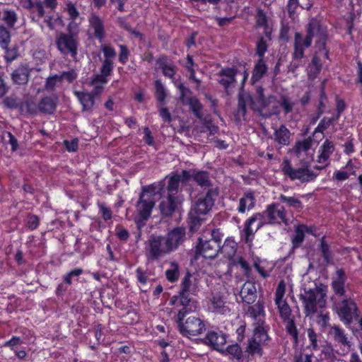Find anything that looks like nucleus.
I'll use <instances>...</instances> for the list:
<instances>
[{
    "instance_id": "nucleus-34",
    "label": "nucleus",
    "mask_w": 362,
    "mask_h": 362,
    "mask_svg": "<svg viewBox=\"0 0 362 362\" xmlns=\"http://www.w3.org/2000/svg\"><path fill=\"white\" fill-rule=\"evenodd\" d=\"M237 250V243L232 238H226L223 245L221 247L219 246L218 252L223 254L228 258L231 259L234 257Z\"/></svg>"
},
{
    "instance_id": "nucleus-29",
    "label": "nucleus",
    "mask_w": 362,
    "mask_h": 362,
    "mask_svg": "<svg viewBox=\"0 0 362 362\" xmlns=\"http://www.w3.org/2000/svg\"><path fill=\"white\" fill-rule=\"evenodd\" d=\"M58 98L57 96H46L42 98L38 104V108L40 112L52 114L57 107Z\"/></svg>"
},
{
    "instance_id": "nucleus-47",
    "label": "nucleus",
    "mask_w": 362,
    "mask_h": 362,
    "mask_svg": "<svg viewBox=\"0 0 362 362\" xmlns=\"http://www.w3.org/2000/svg\"><path fill=\"white\" fill-rule=\"evenodd\" d=\"M264 344L260 343L259 340L256 339L252 338L248 343V346L247 347V351L250 354H259L262 355V345Z\"/></svg>"
},
{
    "instance_id": "nucleus-32",
    "label": "nucleus",
    "mask_w": 362,
    "mask_h": 362,
    "mask_svg": "<svg viewBox=\"0 0 362 362\" xmlns=\"http://www.w3.org/2000/svg\"><path fill=\"white\" fill-rule=\"evenodd\" d=\"M177 207V197L174 195H168L165 200L160 204V210L163 216H169L175 211Z\"/></svg>"
},
{
    "instance_id": "nucleus-51",
    "label": "nucleus",
    "mask_w": 362,
    "mask_h": 362,
    "mask_svg": "<svg viewBox=\"0 0 362 362\" xmlns=\"http://www.w3.org/2000/svg\"><path fill=\"white\" fill-rule=\"evenodd\" d=\"M177 86L180 91V100L182 104H185L190 98H192L191 90L185 86L183 83H179Z\"/></svg>"
},
{
    "instance_id": "nucleus-50",
    "label": "nucleus",
    "mask_w": 362,
    "mask_h": 362,
    "mask_svg": "<svg viewBox=\"0 0 362 362\" xmlns=\"http://www.w3.org/2000/svg\"><path fill=\"white\" fill-rule=\"evenodd\" d=\"M185 105H189L195 116L201 118V110L202 109V105L197 98L192 97Z\"/></svg>"
},
{
    "instance_id": "nucleus-8",
    "label": "nucleus",
    "mask_w": 362,
    "mask_h": 362,
    "mask_svg": "<svg viewBox=\"0 0 362 362\" xmlns=\"http://www.w3.org/2000/svg\"><path fill=\"white\" fill-rule=\"evenodd\" d=\"M153 193V187L148 186L143 189V192L140 195L139 201L136 205V211L139 218L142 221H146L151 214L154 206Z\"/></svg>"
},
{
    "instance_id": "nucleus-49",
    "label": "nucleus",
    "mask_w": 362,
    "mask_h": 362,
    "mask_svg": "<svg viewBox=\"0 0 362 362\" xmlns=\"http://www.w3.org/2000/svg\"><path fill=\"white\" fill-rule=\"evenodd\" d=\"M286 324V329L287 332L293 338L296 343L298 341V329L296 327L294 320L291 317L288 320H283Z\"/></svg>"
},
{
    "instance_id": "nucleus-40",
    "label": "nucleus",
    "mask_w": 362,
    "mask_h": 362,
    "mask_svg": "<svg viewBox=\"0 0 362 362\" xmlns=\"http://www.w3.org/2000/svg\"><path fill=\"white\" fill-rule=\"evenodd\" d=\"M194 180L202 187H208L211 185L209 175L206 171H197L192 173Z\"/></svg>"
},
{
    "instance_id": "nucleus-30",
    "label": "nucleus",
    "mask_w": 362,
    "mask_h": 362,
    "mask_svg": "<svg viewBox=\"0 0 362 362\" xmlns=\"http://www.w3.org/2000/svg\"><path fill=\"white\" fill-rule=\"evenodd\" d=\"M89 24L91 30H93L95 37L102 42L105 37L104 25L102 20L97 16H92L89 18Z\"/></svg>"
},
{
    "instance_id": "nucleus-4",
    "label": "nucleus",
    "mask_w": 362,
    "mask_h": 362,
    "mask_svg": "<svg viewBox=\"0 0 362 362\" xmlns=\"http://www.w3.org/2000/svg\"><path fill=\"white\" fill-rule=\"evenodd\" d=\"M170 253L163 235H151L148 238L145 247V255L148 262L158 261Z\"/></svg>"
},
{
    "instance_id": "nucleus-60",
    "label": "nucleus",
    "mask_w": 362,
    "mask_h": 362,
    "mask_svg": "<svg viewBox=\"0 0 362 362\" xmlns=\"http://www.w3.org/2000/svg\"><path fill=\"white\" fill-rule=\"evenodd\" d=\"M308 337L309 339V341L310 342V348H311L313 350H318L319 346L317 344V334L314 331L313 328H309L307 330Z\"/></svg>"
},
{
    "instance_id": "nucleus-33",
    "label": "nucleus",
    "mask_w": 362,
    "mask_h": 362,
    "mask_svg": "<svg viewBox=\"0 0 362 362\" xmlns=\"http://www.w3.org/2000/svg\"><path fill=\"white\" fill-rule=\"evenodd\" d=\"M75 95L82 105L83 111H90L94 106L93 94L86 92L76 91Z\"/></svg>"
},
{
    "instance_id": "nucleus-26",
    "label": "nucleus",
    "mask_w": 362,
    "mask_h": 362,
    "mask_svg": "<svg viewBox=\"0 0 362 362\" xmlns=\"http://www.w3.org/2000/svg\"><path fill=\"white\" fill-rule=\"evenodd\" d=\"M346 277L345 272L342 269H339L336 271L335 276L333 278L332 286L334 293L337 295L342 296L344 295V284Z\"/></svg>"
},
{
    "instance_id": "nucleus-18",
    "label": "nucleus",
    "mask_w": 362,
    "mask_h": 362,
    "mask_svg": "<svg viewBox=\"0 0 362 362\" xmlns=\"http://www.w3.org/2000/svg\"><path fill=\"white\" fill-rule=\"evenodd\" d=\"M219 247L215 243L209 240L199 238V244L197 246V255H202L206 259H214L218 252Z\"/></svg>"
},
{
    "instance_id": "nucleus-64",
    "label": "nucleus",
    "mask_w": 362,
    "mask_h": 362,
    "mask_svg": "<svg viewBox=\"0 0 362 362\" xmlns=\"http://www.w3.org/2000/svg\"><path fill=\"white\" fill-rule=\"evenodd\" d=\"M60 81L61 80L58 75H54L53 76L49 77L47 79L45 85V90H47V91H52L54 89L57 82Z\"/></svg>"
},
{
    "instance_id": "nucleus-58",
    "label": "nucleus",
    "mask_w": 362,
    "mask_h": 362,
    "mask_svg": "<svg viewBox=\"0 0 362 362\" xmlns=\"http://www.w3.org/2000/svg\"><path fill=\"white\" fill-rule=\"evenodd\" d=\"M2 138L5 142H8L11 146L13 151L17 150L18 147V140L11 132H4L2 134Z\"/></svg>"
},
{
    "instance_id": "nucleus-43",
    "label": "nucleus",
    "mask_w": 362,
    "mask_h": 362,
    "mask_svg": "<svg viewBox=\"0 0 362 362\" xmlns=\"http://www.w3.org/2000/svg\"><path fill=\"white\" fill-rule=\"evenodd\" d=\"M280 316L282 320H288L291 317V310L286 300H275Z\"/></svg>"
},
{
    "instance_id": "nucleus-24",
    "label": "nucleus",
    "mask_w": 362,
    "mask_h": 362,
    "mask_svg": "<svg viewBox=\"0 0 362 362\" xmlns=\"http://www.w3.org/2000/svg\"><path fill=\"white\" fill-rule=\"evenodd\" d=\"M257 289L255 284L250 281L245 282L240 291V296L247 304H251L255 302L257 298Z\"/></svg>"
},
{
    "instance_id": "nucleus-12",
    "label": "nucleus",
    "mask_w": 362,
    "mask_h": 362,
    "mask_svg": "<svg viewBox=\"0 0 362 362\" xmlns=\"http://www.w3.org/2000/svg\"><path fill=\"white\" fill-rule=\"evenodd\" d=\"M337 310L341 320L346 325H350L354 318L358 317L356 304L351 299L341 300L337 305Z\"/></svg>"
},
{
    "instance_id": "nucleus-22",
    "label": "nucleus",
    "mask_w": 362,
    "mask_h": 362,
    "mask_svg": "<svg viewBox=\"0 0 362 362\" xmlns=\"http://www.w3.org/2000/svg\"><path fill=\"white\" fill-rule=\"evenodd\" d=\"M334 151V146L333 143L329 140L325 141L322 145L320 146L319 150V156L317 157V161L319 163L325 164L322 167H316V169L320 170L324 168L327 165V160L331 156V154Z\"/></svg>"
},
{
    "instance_id": "nucleus-1",
    "label": "nucleus",
    "mask_w": 362,
    "mask_h": 362,
    "mask_svg": "<svg viewBox=\"0 0 362 362\" xmlns=\"http://www.w3.org/2000/svg\"><path fill=\"white\" fill-rule=\"evenodd\" d=\"M313 38H315V49H318L319 52L324 50V57L328 59L329 51L325 46L327 38V29L320 25L317 20L312 18L306 26L305 35L298 32L294 35L293 52L291 64L293 69H297L302 65L303 59L305 58V50L311 46Z\"/></svg>"
},
{
    "instance_id": "nucleus-44",
    "label": "nucleus",
    "mask_w": 362,
    "mask_h": 362,
    "mask_svg": "<svg viewBox=\"0 0 362 362\" xmlns=\"http://www.w3.org/2000/svg\"><path fill=\"white\" fill-rule=\"evenodd\" d=\"M42 18H44L45 23H46L50 30H54L57 26L63 25V21L61 17L49 16V14L46 15L45 11V15Z\"/></svg>"
},
{
    "instance_id": "nucleus-48",
    "label": "nucleus",
    "mask_w": 362,
    "mask_h": 362,
    "mask_svg": "<svg viewBox=\"0 0 362 362\" xmlns=\"http://www.w3.org/2000/svg\"><path fill=\"white\" fill-rule=\"evenodd\" d=\"M221 353L231 355L237 359L241 358L243 356L241 348L237 344L230 345L226 349L223 348V351H221Z\"/></svg>"
},
{
    "instance_id": "nucleus-3",
    "label": "nucleus",
    "mask_w": 362,
    "mask_h": 362,
    "mask_svg": "<svg viewBox=\"0 0 362 362\" xmlns=\"http://www.w3.org/2000/svg\"><path fill=\"white\" fill-rule=\"evenodd\" d=\"M326 289L325 287H318L314 284V288L305 287L303 293L300 294L303 302L304 313L306 316H312L318 308H322L326 304Z\"/></svg>"
},
{
    "instance_id": "nucleus-20",
    "label": "nucleus",
    "mask_w": 362,
    "mask_h": 362,
    "mask_svg": "<svg viewBox=\"0 0 362 362\" xmlns=\"http://www.w3.org/2000/svg\"><path fill=\"white\" fill-rule=\"evenodd\" d=\"M156 65L165 77L173 78L177 71L174 62L166 56H160L156 59Z\"/></svg>"
},
{
    "instance_id": "nucleus-59",
    "label": "nucleus",
    "mask_w": 362,
    "mask_h": 362,
    "mask_svg": "<svg viewBox=\"0 0 362 362\" xmlns=\"http://www.w3.org/2000/svg\"><path fill=\"white\" fill-rule=\"evenodd\" d=\"M82 273L83 269L81 268H76L70 271L69 273L63 276L64 283L67 285H71L73 278L79 276Z\"/></svg>"
},
{
    "instance_id": "nucleus-61",
    "label": "nucleus",
    "mask_w": 362,
    "mask_h": 362,
    "mask_svg": "<svg viewBox=\"0 0 362 362\" xmlns=\"http://www.w3.org/2000/svg\"><path fill=\"white\" fill-rule=\"evenodd\" d=\"M267 50V45L266 40L263 37H261L259 38L256 46V53L259 56V59L263 58Z\"/></svg>"
},
{
    "instance_id": "nucleus-35",
    "label": "nucleus",
    "mask_w": 362,
    "mask_h": 362,
    "mask_svg": "<svg viewBox=\"0 0 362 362\" xmlns=\"http://www.w3.org/2000/svg\"><path fill=\"white\" fill-rule=\"evenodd\" d=\"M290 132L284 126L281 125L278 129L274 132V139L279 144L287 146L290 142Z\"/></svg>"
},
{
    "instance_id": "nucleus-53",
    "label": "nucleus",
    "mask_w": 362,
    "mask_h": 362,
    "mask_svg": "<svg viewBox=\"0 0 362 362\" xmlns=\"http://www.w3.org/2000/svg\"><path fill=\"white\" fill-rule=\"evenodd\" d=\"M180 182L178 180L175 175L173 174L168 180V184L167 187L168 195L175 196L180 185Z\"/></svg>"
},
{
    "instance_id": "nucleus-31",
    "label": "nucleus",
    "mask_w": 362,
    "mask_h": 362,
    "mask_svg": "<svg viewBox=\"0 0 362 362\" xmlns=\"http://www.w3.org/2000/svg\"><path fill=\"white\" fill-rule=\"evenodd\" d=\"M189 293H184L183 291H180L179 296H175L170 299V303L175 306H182L179 310H183L185 314H187L191 311V308H189L191 303V299L188 298Z\"/></svg>"
},
{
    "instance_id": "nucleus-17",
    "label": "nucleus",
    "mask_w": 362,
    "mask_h": 362,
    "mask_svg": "<svg viewBox=\"0 0 362 362\" xmlns=\"http://www.w3.org/2000/svg\"><path fill=\"white\" fill-rule=\"evenodd\" d=\"M208 309L209 311L219 315H228L230 313L228 303L226 298L220 293H214L212 295Z\"/></svg>"
},
{
    "instance_id": "nucleus-41",
    "label": "nucleus",
    "mask_w": 362,
    "mask_h": 362,
    "mask_svg": "<svg viewBox=\"0 0 362 362\" xmlns=\"http://www.w3.org/2000/svg\"><path fill=\"white\" fill-rule=\"evenodd\" d=\"M308 232H309V229L305 225H300L296 228L295 235L292 238L295 247L299 246L303 243L305 234Z\"/></svg>"
},
{
    "instance_id": "nucleus-6",
    "label": "nucleus",
    "mask_w": 362,
    "mask_h": 362,
    "mask_svg": "<svg viewBox=\"0 0 362 362\" xmlns=\"http://www.w3.org/2000/svg\"><path fill=\"white\" fill-rule=\"evenodd\" d=\"M56 45L63 55H69L72 59H76L78 45L76 35L61 33L56 37Z\"/></svg>"
},
{
    "instance_id": "nucleus-23",
    "label": "nucleus",
    "mask_w": 362,
    "mask_h": 362,
    "mask_svg": "<svg viewBox=\"0 0 362 362\" xmlns=\"http://www.w3.org/2000/svg\"><path fill=\"white\" fill-rule=\"evenodd\" d=\"M237 71L235 69L226 68L223 69L219 72L218 75L220 78L218 82L221 84L226 90L228 89L230 86H233L235 82V76Z\"/></svg>"
},
{
    "instance_id": "nucleus-52",
    "label": "nucleus",
    "mask_w": 362,
    "mask_h": 362,
    "mask_svg": "<svg viewBox=\"0 0 362 362\" xmlns=\"http://www.w3.org/2000/svg\"><path fill=\"white\" fill-rule=\"evenodd\" d=\"M155 95L160 103H163L166 97V91L164 86L160 80L155 81Z\"/></svg>"
},
{
    "instance_id": "nucleus-27",
    "label": "nucleus",
    "mask_w": 362,
    "mask_h": 362,
    "mask_svg": "<svg viewBox=\"0 0 362 362\" xmlns=\"http://www.w3.org/2000/svg\"><path fill=\"white\" fill-rule=\"evenodd\" d=\"M255 197L252 192H247L240 199L237 210L240 214H245L251 210L255 205Z\"/></svg>"
},
{
    "instance_id": "nucleus-62",
    "label": "nucleus",
    "mask_w": 362,
    "mask_h": 362,
    "mask_svg": "<svg viewBox=\"0 0 362 362\" xmlns=\"http://www.w3.org/2000/svg\"><path fill=\"white\" fill-rule=\"evenodd\" d=\"M338 119L335 117H324L318 124L316 131L323 132L327 129L334 122Z\"/></svg>"
},
{
    "instance_id": "nucleus-39",
    "label": "nucleus",
    "mask_w": 362,
    "mask_h": 362,
    "mask_svg": "<svg viewBox=\"0 0 362 362\" xmlns=\"http://www.w3.org/2000/svg\"><path fill=\"white\" fill-rule=\"evenodd\" d=\"M18 20V15L14 10L7 8L4 11L2 21L8 28H13Z\"/></svg>"
},
{
    "instance_id": "nucleus-45",
    "label": "nucleus",
    "mask_w": 362,
    "mask_h": 362,
    "mask_svg": "<svg viewBox=\"0 0 362 362\" xmlns=\"http://www.w3.org/2000/svg\"><path fill=\"white\" fill-rule=\"evenodd\" d=\"M279 199L282 202L286 203L288 206L293 207L296 209H301L303 208L301 201L296 197H287L286 195L281 194Z\"/></svg>"
},
{
    "instance_id": "nucleus-38",
    "label": "nucleus",
    "mask_w": 362,
    "mask_h": 362,
    "mask_svg": "<svg viewBox=\"0 0 362 362\" xmlns=\"http://www.w3.org/2000/svg\"><path fill=\"white\" fill-rule=\"evenodd\" d=\"M135 275L140 287H145L148 282L154 281L150 278L151 272L141 267L135 270Z\"/></svg>"
},
{
    "instance_id": "nucleus-19",
    "label": "nucleus",
    "mask_w": 362,
    "mask_h": 362,
    "mask_svg": "<svg viewBox=\"0 0 362 362\" xmlns=\"http://www.w3.org/2000/svg\"><path fill=\"white\" fill-rule=\"evenodd\" d=\"M329 337L338 345L349 349L351 344L349 335L344 329L338 325L331 326L328 332Z\"/></svg>"
},
{
    "instance_id": "nucleus-11",
    "label": "nucleus",
    "mask_w": 362,
    "mask_h": 362,
    "mask_svg": "<svg viewBox=\"0 0 362 362\" xmlns=\"http://www.w3.org/2000/svg\"><path fill=\"white\" fill-rule=\"evenodd\" d=\"M218 191L216 188H210L206 194L199 197L191 211L195 215H205L212 208L214 204V199L218 196Z\"/></svg>"
},
{
    "instance_id": "nucleus-9",
    "label": "nucleus",
    "mask_w": 362,
    "mask_h": 362,
    "mask_svg": "<svg viewBox=\"0 0 362 362\" xmlns=\"http://www.w3.org/2000/svg\"><path fill=\"white\" fill-rule=\"evenodd\" d=\"M259 213H256L250 217L244 223L242 238L250 247L252 244L255 233L265 225Z\"/></svg>"
},
{
    "instance_id": "nucleus-5",
    "label": "nucleus",
    "mask_w": 362,
    "mask_h": 362,
    "mask_svg": "<svg viewBox=\"0 0 362 362\" xmlns=\"http://www.w3.org/2000/svg\"><path fill=\"white\" fill-rule=\"evenodd\" d=\"M186 315L183 310H178L176 316V322L180 333L187 337L201 334L206 329L204 322L195 316H189L184 321Z\"/></svg>"
},
{
    "instance_id": "nucleus-15",
    "label": "nucleus",
    "mask_w": 362,
    "mask_h": 362,
    "mask_svg": "<svg viewBox=\"0 0 362 362\" xmlns=\"http://www.w3.org/2000/svg\"><path fill=\"white\" fill-rule=\"evenodd\" d=\"M21 5L25 8L33 21L39 22L45 15L44 4L40 1L19 0Z\"/></svg>"
},
{
    "instance_id": "nucleus-16",
    "label": "nucleus",
    "mask_w": 362,
    "mask_h": 362,
    "mask_svg": "<svg viewBox=\"0 0 362 362\" xmlns=\"http://www.w3.org/2000/svg\"><path fill=\"white\" fill-rule=\"evenodd\" d=\"M204 342L219 352L223 351L226 335L219 330L209 331L204 339Z\"/></svg>"
},
{
    "instance_id": "nucleus-46",
    "label": "nucleus",
    "mask_w": 362,
    "mask_h": 362,
    "mask_svg": "<svg viewBox=\"0 0 362 362\" xmlns=\"http://www.w3.org/2000/svg\"><path fill=\"white\" fill-rule=\"evenodd\" d=\"M320 250L321 255L327 264L332 263V255L329 245L325 241L324 238L320 241Z\"/></svg>"
},
{
    "instance_id": "nucleus-21",
    "label": "nucleus",
    "mask_w": 362,
    "mask_h": 362,
    "mask_svg": "<svg viewBox=\"0 0 362 362\" xmlns=\"http://www.w3.org/2000/svg\"><path fill=\"white\" fill-rule=\"evenodd\" d=\"M180 288V291L184 293L195 295L198 291V280L194 275L187 272L181 281Z\"/></svg>"
},
{
    "instance_id": "nucleus-56",
    "label": "nucleus",
    "mask_w": 362,
    "mask_h": 362,
    "mask_svg": "<svg viewBox=\"0 0 362 362\" xmlns=\"http://www.w3.org/2000/svg\"><path fill=\"white\" fill-rule=\"evenodd\" d=\"M100 49L103 53L105 57L104 59L113 61V59L116 57V51L110 45H102L100 46Z\"/></svg>"
},
{
    "instance_id": "nucleus-2",
    "label": "nucleus",
    "mask_w": 362,
    "mask_h": 362,
    "mask_svg": "<svg viewBox=\"0 0 362 362\" xmlns=\"http://www.w3.org/2000/svg\"><path fill=\"white\" fill-rule=\"evenodd\" d=\"M247 315L252 320L254 333L252 338L259 340L260 343L266 344L269 340L267 334L269 327L265 322L266 314L263 303L258 300L255 305L249 306Z\"/></svg>"
},
{
    "instance_id": "nucleus-54",
    "label": "nucleus",
    "mask_w": 362,
    "mask_h": 362,
    "mask_svg": "<svg viewBox=\"0 0 362 362\" xmlns=\"http://www.w3.org/2000/svg\"><path fill=\"white\" fill-rule=\"evenodd\" d=\"M113 61H109L108 59H103L102 62V65L100 68V74H103L104 76L107 78L110 76L114 68Z\"/></svg>"
},
{
    "instance_id": "nucleus-10",
    "label": "nucleus",
    "mask_w": 362,
    "mask_h": 362,
    "mask_svg": "<svg viewBox=\"0 0 362 362\" xmlns=\"http://www.w3.org/2000/svg\"><path fill=\"white\" fill-rule=\"evenodd\" d=\"M259 214L262 216V221H265V225L287 223L285 209L279 204L269 205L264 211Z\"/></svg>"
},
{
    "instance_id": "nucleus-55",
    "label": "nucleus",
    "mask_w": 362,
    "mask_h": 362,
    "mask_svg": "<svg viewBox=\"0 0 362 362\" xmlns=\"http://www.w3.org/2000/svg\"><path fill=\"white\" fill-rule=\"evenodd\" d=\"M11 39L9 31L4 25H0V46L2 48L8 47Z\"/></svg>"
},
{
    "instance_id": "nucleus-25",
    "label": "nucleus",
    "mask_w": 362,
    "mask_h": 362,
    "mask_svg": "<svg viewBox=\"0 0 362 362\" xmlns=\"http://www.w3.org/2000/svg\"><path fill=\"white\" fill-rule=\"evenodd\" d=\"M257 104L253 101L252 96L244 91L238 95V111L242 115H245L247 107L257 110Z\"/></svg>"
},
{
    "instance_id": "nucleus-37",
    "label": "nucleus",
    "mask_w": 362,
    "mask_h": 362,
    "mask_svg": "<svg viewBox=\"0 0 362 362\" xmlns=\"http://www.w3.org/2000/svg\"><path fill=\"white\" fill-rule=\"evenodd\" d=\"M267 66L265 64L263 59H259L255 66L252 71L251 81L252 83L259 81L262 76L266 74Z\"/></svg>"
},
{
    "instance_id": "nucleus-7",
    "label": "nucleus",
    "mask_w": 362,
    "mask_h": 362,
    "mask_svg": "<svg viewBox=\"0 0 362 362\" xmlns=\"http://www.w3.org/2000/svg\"><path fill=\"white\" fill-rule=\"evenodd\" d=\"M281 170L284 175L291 180H298L301 182H308L315 180L316 175L308 167L303 166L295 168L288 160H284L281 165Z\"/></svg>"
},
{
    "instance_id": "nucleus-28",
    "label": "nucleus",
    "mask_w": 362,
    "mask_h": 362,
    "mask_svg": "<svg viewBox=\"0 0 362 362\" xmlns=\"http://www.w3.org/2000/svg\"><path fill=\"white\" fill-rule=\"evenodd\" d=\"M30 74V69L26 66L18 67L11 74V78L14 83L23 85L27 83Z\"/></svg>"
},
{
    "instance_id": "nucleus-57",
    "label": "nucleus",
    "mask_w": 362,
    "mask_h": 362,
    "mask_svg": "<svg viewBox=\"0 0 362 362\" xmlns=\"http://www.w3.org/2000/svg\"><path fill=\"white\" fill-rule=\"evenodd\" d=\"M312 145V141L310 139H304L298 141L295 146V151L298 155H300L303 152L308 151Z\"/></svg>"
},
{
    "instance_id": "nucleus-42",
    "label": "nucleus",
    "mask_w": 362,
    "mask_h": 362,
    "mask_svg": "<svg viewBox=\"0 0 362 362\" xmlns=\"http://www.w3.org/2000/svg\"><path fill=\"white\" fill-rule=\"evenodd\" d=\"M295 102L287 95H281L279 100V108L281 107L285 115L293 111Z\"/></svg>"
},
{
    "instance_id": "nucleus-13",
    "label": "nucleus",
    "mask_w": 362,
    "mask_h": 362,
    "mask_svg": "<svg viewBox=\"0 0 362 362\" xmlns=\"http://www.w3.org/2000/svg\"><path fill=\"white\" fill-rule=\"evenodd\" d=\"M172 252L176 251L186 240V230L183 227H175L163 235Z\"/></svg>"
},
{
    "instance_id": "nucleus-36",
    "label": "nucleus",
    "mask_w": 362,
    "mask_h": 362,
    "mask_svg": "<svg viewBox=\"0 0 362 362\" xmlns=\"http://www.w3.org/2000/svg\"><path fill=\"white\" fill-rule=\"evenodd\" d=\"M180 265L175 261L170 262V267L165 272L166 279L170 283L176 282L180 277Z\"/></svg>"
},
{
    "instance_id": "nucleus-63",
    "label": "nucleus",
    "mask_w": 362,
    "mask_h": 362,
    "mask_svg": "<svg viewBox=\"0 0 362 362\" xmlns=\"http://www.w3.org/2000/svg\"><path fill=\"white\" fill-rule=\"evenodd\" d=\"M99 212L105 221H108L112 218V211L110 208L107 207L104 203H98Z\"/></svg>"
},
{
    "instance_id": "nucleus-14",
    "label": "nucleus",
    "mask_w": 362,
    "mask_h": 362,
    "mask_svg": "<svg viewBox=\"0 0 362 362\" xmlns=\"http://www.w3.org/2000/svg\"><path fill=\"white\" fill-rule=\"evenodd\" d=\"M257 110L264 117L279 115L280 113L279 100H277L275 96L269 95L257 105Z\"/></svg>"
}]
</instances>
